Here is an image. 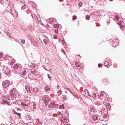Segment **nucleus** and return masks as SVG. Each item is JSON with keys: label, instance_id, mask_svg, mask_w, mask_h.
Listing matches in <instances>:
<instances>
[{"label": "nucleus", "instance_id": "nucleus-1", "mask_svg": "<svg viewBox=\"0 0 125 125\" xmlns=\"http://www.w3.org/2000/svg\"><path fill=\"white\" fill-rule=\"evenodd\" d=\"M30 103V101L27 99H23L21 102V104L23 106H27Z\"/></svg>", "mask_w": 125, "mask_h": 125}, {"label": "nucleus", "instance_id": "nucleus-2", "mask_svg": "<svg viewBox=\"0 0 125 125\" xmlns=\"http://www.w3.org/2000/svg\"><path fill=\"white\" fill-rule=\"evenodd\" d=\"M16 92L15 91V89L13 88L11 90V91L10 92V94L11 97L12 98H14L16 97Z\"/></svg>", "mask_w": 125, "mask_h": 125}, {"label": "nucleus", "instance_id": "nucleus-3", "mask_svg": "<svg viewBox=\"0 0 125 125\" xmlns=\"http://www.w3.org/2000/svg\"><path fill=\"white\" fill-rule=\"evenodd\" d=\"M10 82L8 80H5L3 82L2 85L4 87L6 88L9 86L10 84Z\"/></svg>", "mask_w": 125, "mask_h": 125}, {"label": "nucleus", "instance_id": "nucleus-4", "mask_svg": "<svg viewBox=\"0 0 125 125\" xmlns=\"http://www.w3.org/2000/svg\"><path fill=\"white\" fill-rule=\"evenodd\" d=\"M4 72L8 76H9L11 75V72L9 69L7 68L6 69H4Z\"/></svg>", "mask_w": 125, "mask_h": 125}, {"label": "nucleus", "instance_id": "nucleus-5", "mask_svg": "<svg viewBox=\"0 0 125 125\" xmlns=\"http://www.w3.org/2000/svg\"><path fill=\"white\" fill-rule=\"evenodd\" d=\"M31 74L28 75L29 77L31 79H33L34 78L35 71H31Z\"/></svg>", "mask_w": 125, "mask_h": 125}, {"label": "nucleus", "instance_id": "nucleus-6", "mask_svg": "<svg viewBox=\"0 0 125 125\" xmlns=\"http://www.w3.org/2000/svg\"><path fill=\"white\" fill-rule=\"evenodd\" d=\"M58 105V104H57L51 103L49 104L48 105V107L50 108H53L57 106Z\"/></svg>", "mask_w": 125, "mask_h": 125}, {"label": "nucleus", "instance_id": "nucleus-7", "mask_svg": "<svg viewBox=\"0 0 125 125\" xmlns=\"http://www.w3.org/2000/svg\"><path fill=\"white\" fill-rule=\"evenodd\" d=\"M43 100H44V103H47L48 102L50 101V99L46 96L45 95L43 97Z\"/></svg>", "mask_w": 125, "mask_h": 125}, {"label": "nucleus", "instance_id": "nucleus-8", "mask_svg": "<svg viewBox=\"0 0 125 125\" xmlns=\"http://www.w3.org/2000/svg\"><path fill=\"white\" fill-rule=\"evenodd\" d=\"M83 94L87 97H88L89 96V94L88 93V90L87 89H85L84 90Z\"/></svg>", "mask_w": 125, "mask_h": 125}, {"label": "nucleus", "instance_id": "nucleus-9", "mask_svg": "<svg viewBox=\"0 0 125 125\" xmlns=\"http://www.w3.org/2000/svg\"><path fill=\"white\" fill-rule=\"evenodd\" d=\"M39 90L38 88L35 87L33 89V93L34 94H36L37 93H38L39 92Z\"/></svg>", "mask_w": 125, "mask_h": 125}, {"label": "nucleus", "instance_id": "nucleus-10", "mask_svg": "<svg viewBox=\"0 0 125 125\" xmlns=\"http://www.w3.org/2000/svg\"><path fill=\"white\" fill-rule=\"evenodd\" d=\"M25 88L26 90L27 91V92L29 93H31V88L27 86H26Z\"/></svg>", "mask_w": 125, "mask_h": 125}, {"label": "nucleus", "instance_id": "nucleus-11", "mask_svg": "<svg viewBox=\"0 0 125 125\" xmlns=\"http://www.w3.org/2000/svg\"><path fill=\"white\" fill-rule=\"evenodd\" d=\"M105 93L104 92H101L100 93V97H101L100 98L101 99H103V98L104 96V94Z\"/></svg>", "mask_w": 125, "mask_h": 125}, {"label": "nucleus", "instance_id": "nucleus-12", "mask_svg": "<svg viewBox=\"0 0 125 125\" xmlns=\"http://www.w3.org/2000/svg\"><path fill=\"white\" fill-rule=\"evenodd\" d=\"M2 104L4 105H9V102L6 101H4L2 102Z\"/></svg>", "mask_w": 125, "mask_h": 125}, {"label": "nucleus", "instance_id": "nucleus-13", "mask_svg": "<svg viewBox=\"0 0 125 125\" xmlns=\"http://www.w3.org/2000/svg\"><path fill=\"white\" fill-rule=\"evenodd\" d=\"M92 119L94 121H96L98 119V117L96 115L92 117Z\"/></svg>", "mask_w": 125, "mask_h": 125}, {"label": "nucleus", "instance_id": "nucleus-14", "mask_svg": "<svg viewBox=\"0 0 125 125\" xmlns=\"http://www.w3.org/2000/svg\"><path fill=\"white\" fill-rule=\"evenodd\" d=\"M48 39L47 38V39H44L43 41L44 43L45 44H47L48 43L47 42L48 41Z\"/></svg>", "mask_w": 125, "mask_h": 125}, {"label": "nucleus", "instance_id": "nucleus-15", "mask_svg": "<svg viewBox=\"0 0 125 125\" xmlns=\"http://www.w3.org/2000/svg\"><path fill=\"white\" fill-rule=\"evenodd\" d=\"M32 106L33 107V109H36V105L34 103H32Z\"/></svg>", "mask_w": 125, "mask_h": 125}, {"label": "nucleus", "instance_id": "nucleus-16", "mask_svg": "<svg viewBox=\"0 0 125 125\" xmlns=\"http://www.w3.org/2000/svg\"><path fill=\"white\" fill-rule=\"evenodd\" d=\"M15 62V60L13 58H12L11 62V64L12 65Z\"/></svg>", "mask_w": 125, "mask_h": 125}, {"label": "nucleus", "instance_id": "nucleus-17", "mask_svg": "<svg viewBox=\"0 0 125 125\" xmlns=\"http://www.w3.org/2000/svg\"><path fill=\"white\" fill-rule=\"evenodd\" d=\"M62 91L61 90H60L58 92L57 95L59 96L62 94Z\"/></svg>", "mask_w": 125, "mask_h": 125}, {"label": "nucleus", "instance_id": "nucleus-18", "mask_svg": "<svg viewBox=\"0 0 125 125\" xmlns=\"http://www.w3.org/2000/svg\"><path fill=\"white\" fill-rule=\"evenodd\" d=\"M62 99H63L64 100H66L67 99L66 96V95H64L63 96V97H62Z\"/></svg>", "mask_w": 125, "mask_h": 125}, {"label": "nucleus", "instance_id": "nucleus-19", "mask_svg": "<svg viewBox=\"0 0 125 125\" xmlns=\"http://www.w3.org/2000/svg\"><path fill=\"white\" fill-rule=\"evenodd\" d=\"M92 97L93 98H95L96 97V95L95 93H93L92 95Z\"/></svg>", "mask_w": 125, "mask_h": 125}, {"label": "nucleus", "instance_id": "nucleus-20", "mask_svg": "<svg viewBox=\"0 0 125 125\" xmlns=\"http://www.w3.org/2000/svg\"><path fill=\"white\" fill-rule=\"evenodd\" d=\"M99 120L101 121H105L106 120H104V119H103V115H101L100 117L99 118Z\"/></svg>", "mask_w": 125, "mask_h": 125}, {"label": "nucleus", "instance_id": "nucleus-21", "mask_svg": "<svg viewBox=\"0 0 125 125\" xmlns=\"http://www.w3.org/2000/svg\"><path fill=\"white\" fill-rule=\"evenodd\" d=\"M108 116V115L107 114H105L104 115H103V119H104V120H106V119H107V117Z\"/></svg>", "mask_w": 125, "mask_h": 125}, {"label": "nucleus", "instance_id": "nucleus-22", "mask_svg": "<svg viewBox=\"0 0 125 125\" xmlns=\"http://www.w3.org/2000/svg\"><path fill=\"white\" fill-rule=\"evenodd\" d=\"M21 43L23 44H24L25 41L24 39H22L21 40Z\"/></svg>", "mask_w": 125, "mask_h": 125}, {"label": "nucleus", "instance_id": "nucleus-23", "mask_svg": "<svg viewBox=\"0 0 125 125\" xmlns=\"http://www.w3.org/2000/svg\"><path fill=\"white\" fill-rule=\"evenodd\" d=\"M19 67V66L17 64L13 66V68L15 69H16Z\"/></svg>", "mask_w": 125, "mask_h": 125}, {"label": "nucleus", "instance_id": "nucleus-24", "mask_svg": "<svg viewBox=\"0 0 125 125\" xmlns=\"http://www.w3.org/2000/svg\"><path fill=\"white\" fill-rule=\"evenodd\" d=\"M36 122L38 124L40 125H42V122H41L39 120H37L36 121Z\"/></svg>", "mask_w": 125, "mask_h": 125}, {"label": "nucleus", "instance_id": "nucleus-25", "mask_svg": "<svg viewBox=\"0 0 125 125\" xmlns=\"http://www.w3.org/2000/svg\"><path fill=\"white\" fill-rule=\"evenodd\" d=\"M104 65L105 66H107L108 65V62L107 61H105L104 62Z\"/></svg>", "mask_w": 125, "mask_h": 125}, {"label": "nucleus", "instance_id": "nucleus-26", "mask_svg": "<svg viewBox=\"0 0 125 125\" xmlns=\"http://www.w3.org/2000/svg\"><path fill=\"white\" fill-rule=\"evenodd\" d=\"M26 73V71L25 70L23 71L21 73V74L23 76H24Z\"/></svg>", "mask_w": 125, "mask_h": 125}, {"label": "nucleus", "instance_id": "nucleus-27", "mask_svg": "<svg viewBox=\"0 0 125 125\" xmlns=\"http://www.w3.org/2000/svg\"><path fill=\"white\" fill-rule=\"evenodd\" d=\"M61 40L62 41V43L64 45L66 44V42H65V41H64V38H62Z\"/></svg>", "mask_w": 125, "mask_h": 125}, {"label": "nucleus", "instance_id": "nucleus-28", "mask_svg": "<svg viewBox=\"0 0 125 125\" xmlns=\"http://www.w3.org/2000/svg\"><path fill=\"white\" fill-rule=\"evenodd\" d=\"M59 106L61 109H62V108L64 109L65 108L64 105L63 104H62V105H60Z\"/></svg>", "mask_w": 125, "mask_h": 125}, {"label": "nucleus", "instance_id": "nucleus-29", "mask_svg": "<svg viewBox=\"0 0 125 125\" xmlns=\"http://www.w3.org/2000/svg\"><path fill=\"white\" fill-rule=\"evenodd\" d=\"M75 65L77 67H78L80 66V64L78 62H75Z\"/></svg>", "mask_w": 125, "mask_h": 125}, {"label": "nucleus", "instance_id": "nucleus-30", "mask_svg": "<svg viewBox=\"0 0 125 125\" xmlns=\"http://www.w3.org/2000/svg\"><path fill=\"white\" fill-rule=\"evenodd\" d=\"M105 106L107 108H108L110 106V104L109 103H107L105 105Z\"/></svg>", "mask_w": 125, "mask_h": 125}, {"label": "nucleus", "instance_id": "nucleus-31", "mask_svg": "<svg viewBox=\"0 0 125 125\" xmlns=\"http://www.w3.org/2000/svg\"><path fill=\"white\" fill-rule=\"evenodd\" d=\"M45 89L47 91H49L50 90V88L49 87L46 86L45 88Z\"/></svg>", "mask_w": 125, "mask_h": 125}, {"label": "nucleus", "instance_id": "nucleus-32", "mask_svg": "<svg viewBox=\"0 0 125 125\" xmlns=\"http://www.w3.org/2000/svg\"><path fill=\"white\" fill-rule=\"evenodd\" d=\"M49 22L50 23H52V18H50L49 19Z\"/></svg>", "mask_w": 125, "mask_h": 125}, {"label": "nucleus", "instance_id": "nucleus-33", "mask_svg": "<svg viewBox=\"0 0 125 125\" xmlns=\"http://www.w3.org/2000/svg\"><path fill=\"white\" fill-rule=\"evenodd\" d=\"M54 27L56 28H58L59 27V25L57 24H55L54 25Z\"/></svg>", "mask_w": 125, "mask_h": 125}, {"label": "nucleus", "instance_id": "nucleus-34", "mask_svg": "<svg viewBox=\"0 0 125 125\" xmlns=\"http://www.w3.org/2000/svg\"><path fill=\"white\" fill-rule=\"evenodd\" d=\"M76 19V16L74 15L73 16V20H75Z\"/></svg>", "mask_w": 125, "mask_h": 125}, {"label": "nucleus", "instance_id": "nucleus-35", "mask_svg": "<svg viewBox=\"0 0 125 125\" xmlns=\"http://www.w3.org/2000/svg\"><path fill=\"white\" fill-rule=\"evenodd\" d=\"M85 18L88 20H89L90 19V17L88 15H87L86 16Z\"/></svg>", "mask_w": 125, "mask_h": 125}, {"label": "nucleus", "instance_id": "nucleus-36", "mask_svg": "<svg viewBox=\"0 0 125 125\" xmlns=\"http://www.w3.org/2000/svg\"><path fill=\"white\" fill-rule=\"evenodd\" d=\"M16 115H17L19 117H20L21 116V114L20 113H16Z\"/></svg>", "mask_w": 125, "mask_h": 125}, {"label": "nucleus", "instance_id": "nucleus-37", "mask_svg": "<svg viewBox=\"0 0 125 125\" xmlns=\"http://www.w3.org/2000/svg\"><path fill=\"white\" fill-rule=\"evenodd\" d=\"M25 9V5L23 6L21 8V9L22 10H24V9Z\"/></svg>", "mask_w": 125, "mask_h": 125}, {"label": "nucleus", "instance_id": "nucleus-38", "mask_svg": "<svg viewBox=\"0 0 125 125\" xmlns=\"http://www.w3.org/2000/svg\"><path fill=\"white\" fill-rule=\"evenodd\" d=\"M61 51L63 53L64 55H65V52L63 50H61Z\"/></svg>", "mask_w": 125, "mask_h": 125}, {"label": "nucleus", "instance_id": "nucleus-39", "mask_svg": "<svg viewBox=\"0 0 125 125\" xmlns=\"http://www.w3.org/2000/svg\"><path fill=\"white\" fill-rule=\"evenodd\" d=\"M57 113L59 115H61V112L59 111H58L57 112Z\"/></svg>", "mask_w": 125, "mask_h": 125}, {"label": "nucleus", "instance_id": "nucleus-40", "mask_svg": "<svg viewBox=\"0 0 125 125\" xmlns=\"http://www.w3.org/2000/svg\"><path fill=\"white\" fill-rule=\"evenodd\" d=\"M81 4H82V2H79V3L78 4V6L79 7H81V6H82Z\"/></svg>", "mask_w": 125, "mask_h": 125}, {"label": "nucleus", "instance_id": "nucleus-41", "mask_svg": "<svg viewBox=\"0 0 125 125\" xmlns=\"http://www.w3.org/2000/svg\"><path fill=\"white\" fill-rule=\"evenodd\" d=\"M48 77V78L49 79H51V76H50V75L49 74H47Z\"/></svg>", "mask_w": 125, "mask_h": 125}, {"label": "nucleus", "instance_id": "nucleus-42", "mask_svg": "<svg viewBox=\"0 0 125 125\" xmlns=\"http://www.w3.org/2000/svg\"><path fill=\"white\" fill-rule=\"evenodd\" d=\"M3 54L1 53H0V58H1L2 57Z\"/></svg>", "mask_w": 125, "mask_h": 125}, {"label": "nucleus", "instance_id": "nucleus-43", "mask_svg": "<svg viewBox=\"0 0 125 125\" xmlns=\"http://www.w3.org/2000/svg\"><path fill=\"white\" fill-rule=\"evenodd\" d=\"M29 29H32V26L31 27V26H29Z\"/></svg>", "mask_w": 125, "mask_h": 125}, {"label": "nucleus", "instance_id": "nucleus-44", "mask_svg": "<svg viewBox=\"0 0 125 125\" xmlns=\"http://www.w3.org/2000/svg\"><path fill=\"white\" fill-rule=\"evenodd\" d=\"M53 38L55 39H56L57 38V37L56 36H54L53 37Z\"/></svg>", "mask_w": 125, "mask_h": 125}, {"label": "nucleus", "instance_id": "nucleus-45", "mask_svg": "<svg viewBox=\"0 0 125 125\" xmlns=\"http://www.w3.org/2000/svg\"><path fill=\"white\" fill-rule=\"evenodd\" d=\"M115 20H118L119 19V18L117 17H115Z\"/></svg>", "mask_w": 125, "mask_h": 125}, {"label": "nucleus", "instance_id": "nucleus-46", "mask_svg": "<svg viewBox=\"0 0 125 125\" xmlns=\"http://www.w3.org/2000/svg\"><path fill=\"white\" fill-rule=\"evenodd\" d=\"M102 66V64H101L99 63V64L98 65V67H101Z\"/></svg>", "mask_w": 125, "mask_h": 125}, {"label": "nucleus", "instance_id": "nucleus-47", "mask_svg": "<svg viewBox=\"0 0 125 125\" xmlns=\"http://www.w3.org/2000/svg\"><path fill=\"white\" fill-rule=\"evenodd\" d=\"M55 32L56 33H58V30H55Z\"/></svg>", "mask_w": 125, "mask_h": 125}, {"label": "nucleus", "instance_id": "nucleus-48", "mask_svg": "<svg viewBox=\"0 0 125 125\" xmlns=\"http://www.w3.org/2000/svg\"><path fill=\"white\" fill-rule=\"evenodd\" d=\"M1 73L0 72V79L1 78Z\"/></svg>", "mask_w": 125, "mask_h": 125}, {"label": "nucleus", "instance_id": "nucleus-49", "mask_svg": "<svg viewBox=\"0 0 125 125\" xmlns=\"http://www.w3.org/2000/svg\"><path fill=\"white\" fill-rule=\"evenodd\" d=\"M13 112L16 115V113H17V112H16L15 110H13Z\"/></svg>", "mask_w": 125, "mask_h": 125}, {"label": "nucleus", "instance_id": "nucleus-50", "mask_svg": "<svg viewBox=\"0 0 125 125\" xmlns=\"http://www.w3.org/2000/svg\"><path fill=\"white\" fill-rule=\"evenodd\" d=\"M66 117H67L68 116V115L67 114H66Z\"/></svg>", "mask_w": 125, "mask_h": 125}, {"label": "nucleus", "instance_id": "nucleus-51", "mask_svg": "<svg viewBox=\"0 0 125 125\" xmlns=\"http://www.w3.org/2000/svg\"><path fill=\"white\" fill-rule=\"evenodd\" d=\"M64 125H71L69 124H66Z\"/></svg>", "mask_w": 125, "mask_h": 125}, {"label": "nucleus", "instance_id": "nucleus-52", "mask_svg": "<svg viewBox=\"0 0 125 125\" xmlns=\"http://www.w3.org/2000/svg\"><path fill=\"white\" fill-rule=\"evenodd\" d=\"M63 0H59V1H63Z\"/></svg>", "mask_w": 125, "mask_h": 125}, {"label": "nucleus", "instance_id": "nucleus-53", "mask_svg": "<svg viewBox=\"0 0 125 125\" xmlns=\"http://www.w3.org/2000/svg\"><path fill=\"white\" fill-rule=\"evenodd\" d=\"M31 16H32V17H33V16L32 15V14H31Z\"/></svg>", "mask_w": 125, "mask_h": 125}, {"label": "nucleus", "instance_id": "nucleus-54", "mask_svg": "<svg viewBox=\"0 0 125 125\" xmlns=\"http://www.w3.org/2000/svg\"><path fill=\"white\" fill-rule=\"evenodd\" d=\"M67 119V118H64V119L65 120H66Z\"/></svg>", "mask_w": 125, "mask_h": 125}, {"label": "nucleus", "instance_id": "nucleus-55", "mask_svg": "<svg viewBox=\"0 0 125 125\" xmlns=\"http://www.w3.org/2000/svg\"><path fill=\"white\" fill-rule=\"evenodd\" d=\"M19 110V108H17V110Z\"/></svg>", "mask_w": 125, "mask_h": 125}, {"label": "nucleus", "instance_id": "nucleus-56", "mask_svg": "<svg viewBox=\"0 0 125 125\" xmlns=\"http://www.w3.org/2000/svg\"><path fill=\"white\" fill-rule=\"evenodd\" d=\"M110 1H112L113 0H109Z\"/></svg>", "mask_w": 125, "mask_h": 125}, {"label": "nucleus", "instance_id": "nucleus-57", "mask_svg": "<svg viewBox=\"0 0 125 125\" xmlns=\"http://www.w3.org/2000/svg\"><path fill=\"white\" fill-rule=\"evenodd\" d=\"M32 75H33V74H31V76L32 77Z\"/></svg>", "mask_w": 125, "mask_h": 125}, {"label": "nucleus", "instance_id": "nucleus-58", "mask_svg": "<svg viewBox=\"0 0 125 125\" xmlns=\"http://www.w3.org/2000/svg\"><path fill=\"white\" fill-rule=\"evenodd\" d=\"M6 1H8V0H5Z\"/></svg>", "mask_w": 125, "mask_h": 125}, {"label": "nucleus", "instance_id": "nucleus-59", "mask_svg": "<svg viewBox=\"0 0 125 125\" xmlns=\"http://www.w3.org/2000/svg\"><path fill=\"white\" fill-rule=\"evenodd\" d=\"M21 2H22V1L21 0Z\"/></svg>", "mask_w": 125, "mask_h": 125}, {"label": "nucleus", "instance_id": "nucleus-60", "mask_svg": "<svg viewBox=\"0 0 125 125\" xmlns=\"http://www.w3.org/2000/svg\"><path fill=\"white\" fill-rule=\"evenodd\" d=\"M45 69V70H47V69Z\"/></svg>", "mask_w": 125, "mask_h": 125}]
</instances>
